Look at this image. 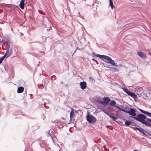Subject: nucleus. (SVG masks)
Returning a JSON list of instances; mask_svg holds the SVG:
<instances>
[{
	"instance_id": "obj_1",
	"label": "nucleus",
	"mask_w": 151,
	"mask_h": 151,
	"mask_svg": "<svg viewBox=\"0 0 151 151\" xmlns=\"http://www.w3.org/2000/svg\"><path fill=\"white\" fill-rule=\"evenodd\" d=\"M129 109V111H127V113L132 116H130V117L133 118L136 121L141 122H145V121H143V119L145 118V115L143 114H139L136 116V110L132 108H130Z\"/></svg>"
},
{
	"instance_id": "obj_2",
	"label": "nucleus",
	"mask_w": 151,
	"mask_h": 151,
	"mask_svg": "<svg viewBox=\"0 0 151 151\" xmlns=\"http://www.w3.org/2000/svg\"><path fill=\"white\" fill-rule=\"evenodd\" d=\"M97 57H99L100 58H103L104 59H106L108 61V62H107L105 61V62L107 63H109L113 66H116L117 67V65L115 64L114 61L112 60V59L109 56L107 55H101L100 54H96L95 55Z\"/></svg>"
},
{
	"instance_id": "obj_3",
	"label": "nucleus",
	"mask_w": 151,
	"mask_h": 151,
	"mask_svg": "<svg viewBox=\"0 0 151 151\" xmlns=\"http://www.w3.org/2000/svg\"><path fill=\"white\" fill-rule=\"evenodd\" d=\"M111 101L109 98L108 97H104L103 99V101L99 100H96V101L103 105H107Z\"/></svg>"
},
{
	"instance_id": "obj_4",
	"label": "nucleus",
	"mask_w": 151,
	"mask_h": 151,
	"mask_svg": "<svg viewBox=\"0 0 151 151\" xmlns=\"http://www.w3.org/2000/svg\"><path fill=\"white\" fill-rule=\"evenodd\" d=\"M122 89L124 91L127 93L128 95L130 96L134 99H135L137 98V96L134 93L131 92L129 90L125 88H122Z\"/></svg>"
},
{
	"instance_id": "obj_5",
	"label": "nucleus",
	"mask_w": 151,
	"mask_h": 151,
	"mask_svg": "<svg viewBox=\"0 0 151 151\" xmlns=\"http://www.w3.org/2000/svg\"><path fill=\"white\" fill-rule=\"evenodd\" d=\"M86 118L88 122L91 123H94L96 121V117L91 115H87Z\"/></svg>"
},
{
	"instance_id": "obj_6",
	"label": "nucleus",
	"mask_w": 151,
	"mask_h": 151,
	"mask_svg": "<svg viewBox=\"0 0 151 151\" xmlns=\"http://www.w3.org/2000/svg\"><path fill=\"white\" fill-rule=\"evenodd\" d=\"M143 121H145V122L142 123L141 122L142 124H145L146 126L147 127L151 126V119L147 118L146 116V118L145 119H143Z\"/></svg>"
},
{
	"instance_id": "obj_7",
	"label": "nucleus",
	"mask_w": 151,
	"mask_h": 151,
	"mask_svg": "<svg viewBox=\"0 0 151 151\" xmlns=\"http://www.w3.org/2000/svg\"><path fill=\"white\" fill-rule=\"evenodd\" d=\"M138 127H139V128L137 127H131V128L133 129H137L139 132H141L142 134H144L146 136H147V135L144 132V130L142 128H140L139 126H138Z\"/></svg>"
},
{
	"instance_id": "obj_8",
	"label": "nucleus",
	"mask_w": 151,
	"mask_h": 151,
	"mask_svg": "<svg viewBox=\"0 0 151 151\" xmlns=\"http://www.w3.org/2000/svg\"><path fill=\"white\" fill-rule=\"evenodd\" d=\"M80 85L81 86V88L83 90L86 88V83L85 81L81 82L80 83Z\"/></svg>"
},
{
	"instance_id": "obj_9",
	"label": "nucleus",
	"mask_w": 151,
	"mask_h": 151,
	"mask_svg": "<svg viewBox=\"0 0 151 151\" xmlns=\"http://www.w3.org/2000/svg\"><path fill=\"white\" fill-rule=\"evenodd\" d=\"M138 109L142 113L144 114H145V115H147V116H149V117H151V113H150L149 112L144 111V110H143L141 109Z\"/></svg>"
},
{
	"instance_id": "obj_10",
	"label": "nucleus",
	"mask_w": 151,
	"mask_h": 151,
	"mask_svg": "<svg viewBox=\"0 0 151 151\" xmlns=\"http://www.w3.org/2000/svg\"><path fill=\"white\" fill-rule=\"evenodd\" d=\"M74 109L73 108H71V111L70 113V121H72L73 120V116L74 115Z\"/></svg>"
},
{
	"instance_id": "obj_11",
	"label": "nucleus",
	"mask_w": 151,
	"mask_h": 151,
	"mask_svg": "<svg viewBox=\"0 0 151 151\" xmlns=\"http://www.w3.org/2000/svg\"><path fill=\"white\" fill-rule=\"evenodd\" d=\"M137 54L141 58L145 59L146 58V55L142 52H138Z\"/></svg>"
},
{
	"instance_id": "obj_12",
	"label": "nucleus",
	"mask_w": 151,
	"mask_h": 151,
	"mask_svg": "<svg viewBox=\"0 0 151 151\" xmlns=\"http://www.w3.org/2000/svg\"><path fill=\"white\" fill-rule=\"evenodd\" d=\"M25 0H21L19 4V7L22 9H23L24 7Z\"/></svg>"
},
{
	"instance_id": "obj_13",
	"label": "nucleus",
	"mask_w": 151,
	"mask_h": 151,
	"mask_svg": "<svg viewBox=\"0 0 151 151\" xmlns=\"http://www.w3.org/2000/svg\"><path fill=\"white\" fill-rule=\"evenodd\" d=\"M24 87H19L17 90V93H22L24 91Z\"/></svg>"
},
{
	"instance_id": "obj_14",
	"label": "nucleus",
	"mask_w": 151,
	"mask_h": 151,
	"mask_svg": "<svg viewBox=\"0 0 151 151\" xmlns=\"http://www.w3.org/2000/svg\"><path fill=\"white\" fill-rule=\"evenodd\" d=\"M132 124H133V123L129 120H126L125 122V124L127 126H129Z\"/></svg>"
},
{
	"instance_id": "obj_15",
	"label": "nucleus",
	"mask_w": 151,
	"mask_h": 151,
	"mask_svg": "<svg viewBox=\"0 0 151 151\" xmlns=\"http://www.w3.org/2000/svg\"><path fill=\"white\" fill-rule=\"evenodd\" d=\"M115 107L118 109H119L120 110L123 111L124 112L127 113V110H126L124 109H122L120 108L119 106H117V105H115Z\"/></svg>"
},
{
	"instance_id": "obj_16",
	"label": "nucleus",
	"mask_w": 151,
	"mask_h": 151,
	"mask_svg": "<svg viewBox=\"0 0 151 151\" xmlns=\"http://www.w3.org/2000/svg\"><path fill=\"white\" fill-rule=\"evenodd\" d=\"M43 101L44 102V105L46 107V106H45V103H49L50 102V100L49 99H43Z\"/></svg>"
},
{
	"instance_id": "obj_17",
	"label": "nucleus",
	"mask_w": 151,
	"mask_h": 151,
	"mask_svg": "<svg viewBox=\"0 0 151 151\" xmlns=\"http://www.w3.org/2000/svg\"><path fill=\"white\" fill-rule=\"evenodd\" d=\"M116 104V102L114 100L111 101L110 102V104L111 106H114Z\"/></svg>"
},
{
	"instance_id": "obj_18",
	"label": "nucleus",
	"mask_w": 151,
	"mask_h": 151,
	"mask_svg": "<svg viewBox=\"0 0 151 151\" xmlns=\"http://www.w3.org/2000/svg\"><path fill=\"white\" fill-rule=\"evenodd\" d=\"M109 4L111 6V7L112 9H113L114 8V6L113 5V4L112 1V0H109Z\"/></svg>"
},
{
	"instance_id": "obj_19",
	"label": "nucleus",
	"mask_w": 151,
	"mask_h": 151,
	"mask_svg": "<svg viewBox=\"0 0 151 151\" xmlns=\"http://www.w3.org/2000/svg\"><path fill=\"white\" fill-rule=\"evenodd\" d=\"M109 69H110V70L111 71H116L118 70L117 69L114 68H112L111 67H110V68H109Z\"/></svg>"
},
{
	"instance_id": "obj_20",
	"label": "nucleus",
	"mask_w": 151,
	"mask_h": 151,
	"mask_svg": "<svg viewBox=\"0 0 151 151\" xmlns=\"http://www.w3.org/2000/svg\"><path fill=\"white\" fill-rule=\"evenodd\" d=\"M110 117L112 118L113 120H116L117 119V118L115 117H114L111 114H110L109 113V115H108Z\"/></svg>"
},
{
	"instance_id": "obj_21",
	"label": "nucleus",
	"mask_w": 151,
	"mask_h": 151,
	"mask_svg": "<svg viewBox=\"0 0 151 151\" xmlns=\"http://www.w3.org/2000/svg\"><path fill=\"white\" fill-rule=\"evenodd\" d=\"M9 44V43H6V45L7 46V47L6 48V50H7V51H9V49L10 48V45Z\"/></svg>"
},
{
	"instance_id": "obj_22",
	"label": "nucleus",
	"mask_w": 151,
	"mask_h": 151,
	"mask_svg": "<svg viewBox=\"0 0 151 151\" xmlns=\"http://www.w3.org/2000/svg\"><path fill=\"white\" fill-rule=\"evenodd\" d=\"M5 42H6V43H10V39L9 37H7L6 38V41L5 40Z\"/></svg>"
},
{
	"instance_id": "obj_23",
	"label": "nucleus",
	"mask_w": 151,
	"mask_h": 151,
	"mask_svg": "<svg viewBox=\"0 0 151 151\" xmlns=\"http://www.w3.org/2000/svg\"><path fill=\"white\" fill-rule=\"evenodd\" d=\"M12 49H11L10 51V52L9 53V54H8L7 58L12 53Z\"/></svg>"
},
{
	"instance_id": "obj_24",
	"label": "nucleus",
	"mask_w": 151,
	"mask_h": 151,
	"mask_svg": "<svg viewBox=\"0 0 151 151\" xmlns=\"http://www.w3.org/2000/svg\"><path fill=\"white\" fill-rule=\"evenodd\" d=\"M51 79L52 80H55L56 79V76H52L51 77Z\"/></svg>"
},
{
	"instance_id": "obj_25",
	"label": "nucleus",
	"mask_w": 151,
	"mask_h": 151,
	"mask_svg": "<svg viewBox=\"0 0 151 151\" xmlns=\"http://www.w3.org/2000/svg\"><path fill=\"white\" fill-rule=\"evenodd\" d=\"M78 142L77 141L76 142H74L73 143L72 145L73 146H75L78 144Z\"/></svg>"
},
{
	"instance_id": "obj_26",
	"label": "nucleus",
	"mask_w": 151,
	"mask_h": 151,
	"mask_svg": "<svg viewBox=\"0 0 151 151\" xmlns=\"http://www.w3.org/2000/svg\"><path fill=\"white\" fill-rule=\"evenodd\" d=\"M131 125V126L130 127H135L134 126H137V125L136 124L134 123H133V124H132Z\"/></svg>"
},
{
	"instance_id": "obj_27",
	"label": "nucleus",
	"mask_w": 151,
	"mask_h": 151,
	"mask_svg": "<svg viewBox=\"0 0 151 151\" xmlns=\"http://www.w3.org/2000/svg\"><path fill=\"white\" fill-rule=\"evenodd\" d=\"M5 58V57L3 55L1 58H0V59L2 62L3 59Z\"/></svg>"
},
{
	"instance_id": "obj_28",
	"label": "nucleus",
	"mask_w": 151,
	"mask_h": 151,
	"mask_svg": "<svg viewBox=\"0 0 151 151\" xmlns=\"http://www.w3.org/2000/svg\"><path fill=\"white\" fill-rule=\"evenodd\" d=\"M38 12H39V13H40V14H42L44 15V14L43 13V12H42V11L41 10H39Z\"/></svg>"
},
{
	"instance_id": "obj_29",
	"label": "nucleus",
	"mask_w": 151,
	"mask_h": 151,
	"mask_svg": "<svg viewBox=\"0 0 151 151\" xmlns=\"http://www.w3.org/2000/svg\"><path fill=\"white\" fill-rule=\"evenodd\" d=\"M104 67H106L107 68H110V67L108 66L106 64H105V65H104Z\"/></svg>"
},
{
	"instance_id": "obj_30",
	"label": "nucleus",
	"mask_w": 151,
	"mask_h": 151,
	"mask_svg": "<svg viewBox=\"0 0 151 151\" xmlns=\"http://www.w3.org/2000/svg\"><path fill=\"white\" fill-rule=\"evenodd\" d=\"M62 127H63V126L62 125H60L58 126V127L60 129Z\"/></svg>"
},
{
	"instance_id": "obj_31",
	"label": "nucleus",
	"mask_w": 151,
	"mask_h": 151,
	"mask_svg": "<svg viewBox=\"0 0 151 151\" xmlns=\"http://www.w3.org/2000/svg\"><path fill=\"white\" fill-rule=\"evenodd\" d=\"M105 114H107L108 116L109 115V113H108L107 112H105Z\"/></svg>"
},
{
	"instance_id": "obj_32",
	"label": "nucleus",
	"mask_w": 151,
	"mask_h": 151,
	"mask_svg": "<svg viewBox=\"0 0 151 151\" xmlns=\"http://www.w3.org/2000/svg\"><path fill=\"white\" fill-rule=\"evenodd\" d=\"M55 122L56 123H58V120H56L55 121Z\"/></svg>"
},
{
	"instance_id": "obj_33",
	"label": "nucleus",
	"mask_w": 151,
	"mask_h": 151,
	"mask_svg": "<svg viewBox=\"0 0 151 151\" xmlns=\"http://www.w3.org/2000/svg\"><path fill=\"white\" fill-rule=\"evenodd\" d=\"M6 55H7V54L6 53H5L4 54V56L5 57L6 56Z\"/></svg>"
},
{
	"instance_id": "obj_34",
	"label": "nucleus",
	"mask_w": 151,
	"mask_h": 151,
	"mask_svg": "<svg viewBox=\"0 0 151 151\" xmlns=\"http://www.w3.org/2000/svg\"><path fill=\"white\" fill-rule=\"evenodd\" d=\"M9 51H7V50H6V53L7 54V53H9Z\"/></svg>"
},
{
	"instance_id": "obj_35",
	"label": "nucleus",
	"mask_w": 151,
	"mask_h": 151,
	"mask_svg": "<svg viewBox=\"0 0 151 151\" xmlns=\"http://www.w3.org/2000/svg\"><path fill=\"white\" fill-rule=\"evenodd\" d=\"M2 61H1V60L0 59V64L1 63Z\"/></svg>"
},
{
	"instance_id": "obj_36",
	"label": "nucleus",
	"mask_w": 151,
	"mask_h": 151,
	"mask_svg": "<svg viewBox=\"0 0 151 151\" xmlns=\"http://www.w3.org/2000/svg\"><path fill=\"white\" fill-rule=\"evenodd\" d=\"M63 81H62V82H61V83L62 84H63Z\"/></svg>"
},
{
	"instance_id": "obj_37",
	"label": "nucleus",
	"mask_w": 151,
	"mask_h": 151,
	"mask_svg": "<svg viewBox=\"0 0 151 151\" xmlns=\"http://www.w3.org/2000/svg\"><path fill=\"white\" fill-rule=\"evenodd\" d=\"M148 134L150 136H151V134H149V133H148Z\"/></svg>"
},
{
	"instance_id": "obj_38",
	"label": "nucleus",
	"mask_w": 151,
	"mask_h": 151,
	"mask_svg": "<svg viewBox=\"0 0 151 151\" xmlns=\"http://www.w3.org/2000/svg\"><path fill=\"white\" fill-rule=\"evenodd\" d=\"M148 134L150 136H151V134H149V133H148Z\"/></svg>"
},
{
	"instance_id": "obj_39",
	"label": "nucleus",
	"mask_w": 151,
	"mask_h": 151,
	"mask_svg": "<svg viewBox=\"0 0 151 151\" xmlns=\"http://www.w3.org/2000/svg\"><path fill=\"white\" fill-rule=\"evenodd\" d=\"M145 132H146V133H147V131H145Z\"/></svg>"
},
{
	"instance_id": "obj_40",
	"label": "nucleus",
	"mask_w": 151,
	"mask_h": 151,
	"mask_svg": "<svg viewBox=\"0 0 151 151\" xmlns=\"http://www.w3.org/2000/svg\"><path fill=\"white\" fill-rule=\"evenodd\" d=\"M134 151H138L137 150H134Z\"/></svg>"
},
{
	"instance_id": "obj_41",
	"label": "nucleus",
	"mask_w": 151,
	"mask_h": 151,
	"mask_svg": "<svg viewBox=\"0 0 151 151\" xmlns=\"http://www.w3.org/2000/svg\"><path fill=\"white\" fill-rule=\"evenodd\" d=\"M76 50H75V52H73V54L75 52H76Z\"/></svg>"
},
{
	"instance_id": "obj_42",
	"label": "nucleus",
	"mask_w": 151,
	"mask_h": 151,
	"mask_svg": "<svg viewBox=\"0 0 151 151\" xmlns=\"http://www.w3.org/2000/svg\"><path fill=\"white\" fill-rule=\"evenodd\" d=\"M142 139H145V138H142Z\"/></svg>"
},
{
	"instance_id": "obj_43",
	"label": "nucleus",
	"mask_w": 151,
	"mask_h": 151,
	"mask_svg": "<svg viewBox=\"0 0 151 151\" xmlns=\"http://www.w3.org/2000/svg\"><path fill=\"white\" fill-rule=\"evenodd\" d=\"M25 93H26L27 94L26 91L25 92Z\"/></svg>"
},
{
	"instance_id": "obj_44",
	"label": "nucleus",
	"mask_w": 151,
	"mask_h": 151,
	"mask_svg": "<svg viewBox=\"0 0 151 151\" xmlns=\"http://www.w3.org/2000/svg\"><path fill=\"white\" fill-rule=\"evenodd\" d=\"M50 132V131H49V132L48 133V134H49V133Z\"/></svg>"
},
{
	"instance_id": "obj_45",
	"label": "nucleus",
	"mask_w": 151,
	"mask_h": 151,
	"mask_svg": "<svg viewBox=\"0 0 151 151\" xmlns=\"http://www.w3.org/2000/svg\"><path fill=\"white\" fill-rule=\"evenodd\" d=\"M62 119H64V118H62Z\"/></svg>"
},
{
	"instance_id": "obj_46",
	"label": "nucleus",
	"mask_w": 151,
	"mask_h": 151,
	"mask_svg": "<svg viewBox=\"0 0 151 151\" xmlns=\"http://www.w3.org/2000/svg\"><path fill=\"white\" fill-rule=\"evenodd\" d=\"M150 54L151 55V52L150 53Z\"/></svg>"
}]
</instances>
